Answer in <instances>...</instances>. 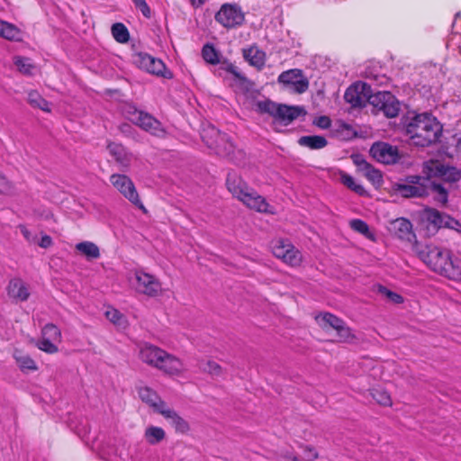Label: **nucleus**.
I'll return each mask as SVG.
<instances>
[{
  "mask_svg": "<svg viewBox=\"0 0 461 461\" xmlns=\"http://www.w3.org/2000/svg\"><path fill=\"white\" fill-rule=\"evenodd\" d=\"M419 258L434 272L449 279L461 278V260L448 249L427 245L418 252Z\"/></svg>",
  "mask_w": 461,
  "mask_h": 461,
  "instance_id": "f257e3e1",
  "label": "nucleus"
},
{
  "mask_svg": "<svg viewBox=\"0 0 461 461\" xmlns=\"http://www.w3.org/2000/svg\"><path fill=\"white\" fill-rule=\"evenodd\" d=\"M405 130L414 145L427 147L438 140L442 128L435 117L425 113L410 119Z\"/></svg>",
  "mask_w": 461,
  "mask_h": 461,
  "instance_id": "f03ea898",
  "label": "nucleus"
},
{
  "mask_svg": "<svg viewBox=\"0 0 461 461\" xmlns=\"http://www.w3.org/2000/svg\"><path fill=\"white\" fill-rule=\"evenodd\" d=\"M226 185L230 193L249 208L260 212L268 211V203L265 198L249 188L237 173L233 171L228 173Z\"/></svg>",
  "mask_w": 461,
  "mask_h": 461,
  "instance_id": "7ed1b4c3",
  "label": "nucleus"
},
{
  "mask_svg": "<svg viewBox=\"0 0 461 461\" xmlns=\"http://www.w3.org/2000/svg\"><path fill=\"white\" fill-rule=\"evenodd\" d=\"M255 110L259 113H267L276 121L284 125H288L295 119L304 116L306 111L302 106H289L286 104H278L271 100L257 101Z\"/></svg>",
  "mask_w": 461,
  "mask_h": 461,
  "instance_id": "20e7f679",
  "label": "nucleus"
},
{
  "mask_svg": "<svg viewBox=\"0 0 461 461\" xmlns=\"http://www.w3.org/2000/svg\"><path fill=\"white\" fill-rule=\"evenodd\" d=\"M124 113L130 122L149 134L158 138H163L166 135V131L161 122L149 113L140 111L134 106H128Z\"/></svg>",
  "mask_w": 461,
  "mask_h": 461,
  "instance_id": "39448f33",
  "label": "nucleus"
},
{
  "mask_svg": "<svg viewBox=\"0 0 461 461\" xmlns=\"http://www.w3.org/2000/svg\"><path fill=\"white\" fill-rule=\"evenodd\" d=\"M272 251L275 257L291 267H298L302 263V253L287 240L274 241Z\"/></svg>",
  "mask_w": 461,
  "mask_h": 461,
  "instance_id": "423d86ee",
  "label": "nucleus"
},
{
  "mask_svg": "<svg viewBox=\"0 0 461 461\" xmlns=\"http://www.w3.org/2000/svg\"><path fill=\"white\" fill-rule=\"evenodd\" d=\"M110 182L113 186L131 203L140 209H144L135 185L129 176L123 174H113L110 176Z\"/></svg>",
  "mask_w": 461,
  "mask_h": 461,
  "instance_id": "0eeeda50",
  "label": "nucleus"
},
{
  "mask_svg": "<svg viewBox=\"0 0 461 461\" xmlns=\"http://www.w3.org/2000/svg\"><path fill=\"white\" fill-rule=\"evenodd\" d=\"M424 181L421 176H411L407 177L405 183L394 184L393 190L404 198L422 197L428 194Z\"/></svg>",
  "mask_w": 461,
  "mask_h": 461,
  "instance_id": "6e6552de",
  "label": "nucleus"
},
{
  "mask_svg": "<svg viewBox=\"0 0 461 461\" xmlns=\"http://www.w3.org/2000/svg\"><path fill=\"white\" fill-rule=\"evenodd\" d=\"M375 95L371 86L364 82H356L345 92L344 98L353 107L365 106L366 103L371 104V98Z\"/></svg>",
  "mask_w": 461,
  "mask_h": 461,
  "instance_id": "1a4fd4ad",
  "label": "nucleus"
},
{
  "mask_svg": "<svg viewBox=\"0 0 461 461\" xmlns=\"http://www.w3.org/2000/svg\"><path fill=\"white\" fill-rule=\"evenodd\" d=\"M422 221L427 223V229L429 231L434 233L439 228H450L455 229L456 226H460L459 222L454 218L441 213L438 210L432 208H427L422 213Z\"/></svg>",
  "mask_w": 461,
  "mask_h": 461,
  "instance_id": "9d476101",
  "label": "nucleus"
},
{
  "mask_svg": "<svg viewBox=\"0 0 461 461\" xmlns=\"http://www.w3.org/2000/svg\"><path fill=\"white\" fill-rule=\"evenodd\" d=\"M244 13L237 4H224L215 14V20L226 28H233L242 24Z\"/></svg>",
  "mask_w": 461,
  "mask_h": 461,
  "instance_id": "9b49d317",
  "label": "nucleus"
},
{
  "mask_svg": "<svg viewBox=\"0 0 461 461\" xmlns=\"http://www.w3.org/2000/svg\"><path fill=\"white\" fill-rule=\"evenodd\" d=\"M424 172L428 177H439L447 182H456L461 178L460 171L438 160H429L424 164Z\"/></svg>",
  "mask_w": 461,
  "mask_h": 461,
  "instance_id": "f8f14e48",
  "label": "nucleus"
},
{
  "mask_svg": "<svg viewBox=\"0 0 461 461\" xmlns=\"http://www.w3.org/2000/svg\"><path fill=\"white\" fill-rule=\"evenodd\" d=\"M134 277L135 290L139 294L149 297H156L161 294V284L154 276L141 270H137L134 274Z\"/></svg>",
  "mask_w": 461,
  "mask_h": 461,
  "instance_id": "ddd939ff",
  "label": "nucleus"
},
{
  "mask_svg": "<svg viewBox=\"0 0 461 461\" xmlns=\"http://www.w3.org/2000/svg\"><path fill=\"white\" fill-rule=\"evenodd\" d=\"M371 104L388 118H394L400 111V103L390 92H377L371 98Z\"/></svg>",
  "mask_w": 461,
  "mask_h": 461,
  "instance_id": "4468645a",
  "label": "nucleus"
},
{
  "mask_svg": "<svg viewBox=\"0 0 461 461\" xmlns=\"http://www.w3.org/2000/svg\"><path fill=\"white\" fill-rule=\"evenodd\" d=\"M370 152L377 161L384 164L395 163L399 158L397 149L384 142L375 143Z\"/></svg>",
  "mask_w": 461,
  "mask_h": 461,
  "instance_id": "2eb2a0df",
  "label": "nucleus"
},
{
  "mask_svg": "<svg viewBox=\"0 0 461 461\" xmlns=\"http://www.w3.org/2000/svg\"><path fill=\"white\" fill-rule=\"evenodd\" d=\"M156 368L169 375H176L184 371L182 361L176 356L163 351Z\"/></svg>",
  "mask_w": 461,
  "mask_h": 461,
  "instance_id": "dca6fc26",
  "label": "nucleus"
},
{
  "mask_svg": "<svg viewBox=\"0 0 461 461\" xmlns=\"http://www.w3.org/2000/svg\"><path fill=\"white\" fill-rule=\"evenodd\" d=\"M107 149L109 154L120 165L122 170H126L130 167L132 160V154L128 152L122 144L109 142L107 144Z\"/></svg>",
  "mask_w": 461,
  "mask_h": 461,
  "instance_id": "f3484780",
  "label": "nucleus"
},
{
  "mask_svg": "<svg viewBox=\"0 0 461 461\" xmlns=\"http://www.w3.org/2000/svg\"><path fill=\"white\" fill-rule=\"evenodd\" d=\"M136 63L140 68L150 74L161 75L165 77L163 74L165 64L160 59H155L154 57L146 53H140L138 55Z\"/></svg>",
  "mask_w": 461,
  "mask_h": 461,
  "instance_id": "a211bd4d",
  "label": "nucleus"
},
{
  "mask_svg": "<svg viewBox=\"0 0 461 461\" xmlns=\"http://www.w3.org/2000/svg\"><path fill=\"white\" fill-rule=\"evenodd\" d=\"M390 230L400 240L411 241L415 235L411 222L405 218H398L391 222Z\"/></svg>",
  "mask_w": 461,
  "mask_h": 461,
  "instance_id": "6ab92c4d",
  "label": "nucleus"
},
{
  "mask_svg": "<svg viewBox=\"0 0 461 461\" xmlns=\"http://www.w3.org/2000/svg\"><path fill=\"white\" fill-rule=\"evenodd\" d=\"M213 150L217 155L227 158L234 163H238L243 157L242 151L238 150L236 152L235 146L226 134L224 135V140H221Z\"/></svg>",
  "mask_w": 461,
  "mask_h": 461,
  "instance_id": "aec40b11",
  "label": "nucleus"
},
{
  "mask_svg": "<svg viewBox=\"0 0 461 461\" xmlns=\"http://www.w3.org/2000/svg\"><path fill=\"white\" fill-rule=\"evenodd\" d=\"M138 394L143 402L152 407L156 411L159 412L167 404L158 394L150 387H138Z\"/></svg>",
  "mask_w": 461,
  "mask_h": 461,
  "instance_id": "412c9836",
  "label": "nucleus"
},
{
  "mask_svg": "<svg viewBox=\"0 0 461 461\" xmlns=\"http://www.w3.org/2000/svg\"><path fill=\"white\" fill-rule=\"evenodd\" d=\"M8 295L17 301L24 302L30 296L28 285L20 278L12 279L7 286Z\"/></svg>",
  "mask_w": 461,
  "mask_h": 461,
  "instance_id": "4be33fe9",
  "label": "nucleus"
},
{
  "mask_svg": "<svg viewBox=\"0 0 461 461\" xmlns=\"http://www.w3.org/2000/svg\"><path fill=\"white\" fill-rule=\"evenodd\" d=\"M163 351L164 349L160 348L150 344H146L140 349V357L144 363L156 367L159 358L163 354Z\"/></svg>",
  "mask_w": 461,
  "mask_h": 461,
  "instance_id": "5701e85b",
  "label": "nucleus"
},
{
  "mask_svg": "<svg viewBox=\"0 0 461 461\" xmlns=\"http://www.w3.org/2000/svg\"><path fill=\"white\" fill-rule=\"evenodd\" d=\"M176 429V431L185 433L189 430V425L174 410L167 405L158 412Z\"/></svg>",
  "mask_w": 461,
  "mask_h": 461,
  "instance_id": "b1692460",
  "label": "nucleus"
},
{
  "mask_svg": "<svg viewBox=\"0 0 461 461\" xmlns=\"http://www.w3.org/2000/svg\"><path fill=\"white\" fill-rule=\"evenodd\" d=\"M225 133H221L217 128L212 125H208L202 130L201 137L206 146L214 149L221 140H224Z\"/></svg>",
  "mask_w": 461,
  "mask_h": 461,
  "instance_id": "393cba45",
  "label": "nucleus"
},
{
  "mask_svg": "<svg viewBox=\"0 0 461 461\" xmlns=\"http://www.w3.org/2000/svg\"><path fill=\"white\" fill-rule=\"evenodd\" d=\"M0 37L8 41H19L22 40V32L14 24L0 20Z\"/></svg>",
  "mask_w": 461,
  "mask_h": 461,
  "instance_id": "a878e982",
  "label": "nucleus"
},
{
  "mask_svg": "<svg viewBox=\"0 0 461 461\" xmlns=\"http://www.w3.org/2000/svg\"><path fill=\"white\" fill-rule=\"evenodd\" d=\"M298 143L303 147H307L311 149H320L327 146V140L319 135L303 136L298 140Z\"/></svg>",
  "mask_w": 461,
  "mask_h": 461,
  "instance_id": "bb28decb",
  "label": "nucleus"
},
{
  "mask_svg": "<svg viewBox=\"0 0 461 461\" xmlns=\"http://www.w3.org/2000/svg\"><path fill=\"white\" fill-rule=\"evenodd\" d=\"M316 321L323 329L331 328L335 330L344 324V321L329 312L316 316Z\"/></svg>",
  "mask_w": 461,
  "mask_h": 461,
  "instance_id": "cd10ccee",
  "label": "nucleus"
},
{
  "mask_svg": "<svg viewBox=\"0 0 461 461\" xmlns=\"http://www.w3.org/2000/svg\"><path fill=\"white\" fill-rule=\"evenodd\" d=\"M76 249L87 259H96L100 257V250L97 245L91 241H82L76 245Z\"/></svg>",
  "mask_w": 461,
  "mask_h": 461,
  "instance_id": "c85d7f7f",
  "label": "nucleus"
},
{
  "mask_svg": "<svg viewBox=\"0 0 461 461\" xmlns=\"http://www.w3.org/2000/svg\"><path fill=\"white\" fill-rule=\"evenodd\" d=\"M243 56L247 61L255 67H262L265 63V53L256 47L244 50Z\"/></svg>",
  "mask_w": 461,
  "mask_h": 461,
  "instance_id": "c756f323",
  "label": "nucleus"
},
{
  "mask_svg": "<svg viewBox=\"0 0 461 461\" xmlns=\"http://www.w3.org/2000/svg\"><path fill=\"white\" fill-rule=\"evenodd\" d=\"M166 437L164 429L160 427L149 426L146 429L144 438L150 445H156L161 442Z\"/></svg>",
  "mask_w": 461,
  "mask_h": 461,
  "instance_id": "7c9ffc66",
  "label": "nucleus"
},
{
  "mask_svg": "<svg viewBox=\"0 0 461 461\" xmlns=\"http://www.w3.org/2000/svg\"><path fill=\"white\" fill-rule=\"evenodd\" d=\"M14 357L22 370H37L35 361L28 355L23 354L20 350H14Z\"/></svg>",
  "mask_w": 461,
  "mask_h": 461,
  "instance_id": "2f4dec72",
  "label": "nucleus"
},
{
  "mask_svg": "<svg viewBox=\"0 0 461 461\" xmlns=\"http://www.w3.org/2000/svg\"><path fill=\"white\" fill-rule=\"evenodd\" d=\"M361 172L374 185L381 184L382 175H381L380 171L374 168L369 163L362 162Z\"/></svg>",
  "mask_w": 461,
  "mask_h": 461,
  "instance_id": "473e14b6",
  "label": "nucleus"
},
{
  "mask_svg": "<svg viewBox=\"0 0 461 461\" xmlns=\"http://www.w3.org/2000/svg\"><path fill=\"white\" fill-rule=\"evenodd\" d=\"M340 179L342 184L347 186L348 189L352 190L356 194L359 195L366 194V190L364 186L357 183L351 176L347 173H341Z\"/></svg>",
  "mask_w": 461,
  "mask_h": 461,
  "instance_id": "72a5a7b5",
  "label": "nucleus"
},
{
  "mask_svg": "<svg viewBox=\"0 0 461 461\" xmlns=\"http://www.w3.org/2000/svg\"><path fill=\"white\" fill-rule=\"evenodd\" d=\"M112 34L116 41L126 43L130 39L128 29L123 23H116L112 26Z\"/></svg>",
  "mask_w": 461,
  "mask_h": 461,
  "instance_id": "f704fd0d",
  "label": "nucleus"
},
{
  "mask_svg": "<svg viewBox=\"0 0 461 461\" xmlns=\"http://www.w3.org/2000/svg\"><path fill=\"white\" fill-rule=\"evenodd\" d=\"M106 318L119 328L124 329L127 327L128 322L123 314L118 310L111 308L105 312Z\"/></svg>",
  "mask_w": 461,
  "mask_h": 461,
  "instance_id": "c9c22d12",
  "label": "nucleus"
},
{
  "mask_svg": "<svg viewBox=\"0 0 461 461\" xmlns=\"http://www.w3.org/2000/svg\"><path fill=\"white\" fill-rule=\"evenodd\" d=\"M28 102L33 107L46 112L50 111L49 103L36 91H32L28 94Z\"/></svg>",
  "mask_w": 461,
  "mask_h": 461,
  "instance_id": "e433bc0d",
  "label": "nucleus"
},
{
  "mask_svg": "<svg viewBox=\"0 0 461 461\" xmlns=\"http://www.w3.org/2000/svg\"><path fill=\"white\" fill-rule=\"evenodd\" d=\"M42 338L47 339H51L53 342H60L61 340V332L59 329L52 324H46L41 330Z\"/></svg>",
  "mask_w": 461,
  "mask_h": 461,
  "instance_id": "4c0bfd02",
  "label": "nucleus"
},
{
  "mask_svg": "<svg viewBox=\"0 0 461 461\" xmlns=\"http://www.w3.org/2000/svg\"><path fill=\"white\" fill-rule=\"evenodd\" d=\"M14 64L18 70L24 75H32L34 66L31 63V60L23 57H15Z\"/></svg>",
  "mask_w": 461,
  "mask_h": 461,
  "instance_id": "58836bf2",
  "label": "nucleus"
},
{
  "mask_svg": "<svg viewBox=\"0 0 461 461\" xmlns=\"http://www.w3.org/2000/svg\"><path fill=\"white\" fill-rule=\"evenodd\" d=\"M202 55L203 59L210 64L215 65L220 62L219 54L212 45H204L202 50Z\"/></svg>",
  "mask_w": 461,
  "mask_h": 461,
  "instance_id": "ea45409f",
  "label": "nucleus"
},
{
  "mask_svg": "<svg viewBox=\"0 0 461 461\" xmlns=\"http://www.w3.org/2000/svg\"><path fill=\"white\" fill-rule=\"evenodd\" d=\"M336 331L340 342L352 343L356 339L355 334L345 323L342 324Z\"/></svg>",
  "mask_w": 461,
  "mask_h": 461,
  "instance_id": "a19ab883",
  "label": "nucleus"
},
{
  "mask_svg": "<svg viewBox=\"0 0 461 461\" xmlns=\"http://www.w3.org/2000/svg\"><path fill=\"white\" fill-rule=\"evenodd\" d=\"M375 401H376L379 404L384 406H390L392 404V400L390 394L382 389H374L371 393Z\"/></svg>",
  "mask_w": 461,
  "mask_h": 461,
  "instance_id": "79ce46f5",
  "label": "nucleus"
},
{
  "mask_svg": "<svg viewBox=\"0 0 461 461\" xmlns=\"http://www.w3.org/2000/svg\"><path fill=\"white\" fill-rule=\"evenodd\" d=\"M300 74L299 70H288L281 73L278 77V81L284 84H295V82L299 79Z\"/></svg>",
  "mask_w": 461,
  "mask_h": 461,
  "instance_id": "37998d69",
  "label": "nucleus"
},
{
  "mask_svg": "<svg viewBox=\"0 0 461 461\" xmlns=\"http://www.w3.org/2000/svg\"><path fill=\"white\" fill-rule=\"evenodd\" d=\"M199 367L212 375L218 376L221 374V367L214 361L202 362Z\"/></svg>",
  "mask_w": 461,
  "mask_h": 461,
  "instance_id": "c03bdc74",
  "label": "nucleus"
},
{
  "mask_svg": "<svg viewBox=\"0 0 461 461\" xmlns=\"http://www.w3.org/2000/svg\"><path fill=\"white\" fill-rule=\"evenodd\" d=\"M56 342H53L51 339H47L42 338L37 344L38 348L49 354H54L57 353L59 348L55 344Z\"/></svg>",
  "mask_w": 461,
  "mask_h": 461,
  "instance_id": "a18cd8bd",
  "label": "nucleus"
},
{
  "mask_svg": "<svg viewBox=\"0 0 461 461\" xmlns=\"http://www.w3.org/2000/svg\"><path fill=\"white\" fill-rule=\"evenodd\" d=\"M350 227L354 230H356V231H357V232H359V233H361V234H363V235H365L366 237L369 236V234H370L368 225L366 224V222H365L362 220H359V219L352 220L350 221Z\"/></svg>",
  "mask_w": 461,
  "mask_h": 461,
  "instance_id": "49530a36",
  "label": "nucleus"
},
{
  "mask_svg": "<svg viewBox=\"0 0 461 461\" xmlns=\"http://www.w3.org/2000/svg\"><path fill=\"white\" fill-rule=\"evenodd\" d=\"M432 189L436 194V201L443 204L447 202V192L441 185L434 184Z\"/></svg>",
  "mask_w": 461,
  "mask_h": 461,
  "instance_id": "de8ad7c7",
  "label": "nucleus"
},
{
  "mask_svg": "<svg viewBox=\"0 0 461 461\" xmlns=\"http://www.w3.org/2000/svg\"><path fill=\"white\" fill-rule=\"evenodd\" d=\"M379 292L381 294L385 295L391 302L394 303H401L403 302V298L400 294L388 290L386 287L380 286Z\"/></svg>",
  "mask_w": 461,
  "mask_h": 461,
  "instance_id": "09e8293b",
  "label": "nucleus"
},
{
  "mask_svg": "<svg viewBox=\"0 0 461 461\" xmlns=\"http://www.w3.org/2000/svg\"><path fill=\"white\" fill-rule=\"evenodd\" d=\"M135 6L140 9L141 14L149 18L150 16V9L145 0H132Z\"/></svg>",
  "mask_w": 461,
  "mask_h": 461,
  "instance_id": "8fccbe9b",
  "label": "nucleus"
},
{
  "mask_svg": "<svg viewBox=\"0 0 461 461\" xmlns=\"http://www.w3.org/2000/svg\"><path fill=\"white\" fill-rule=\"evenodd\" d=\"M302 447L303 449L304 457L307 461H313L318 458L319 456L314 447L311 446H303Z\"/></svg>",
  "mask_w": 461,
  "mask_h": 461,
  "instance_id": "3c124183",
  "label": "nucleus"
},
{
  "mask_svg": "<svg viewBox=\"0 0 461 461\" xmlns=\"http://www.w3.org/2000/svg\"><path fill=\"white\" fill-rule=\"evenodd\" d=\"M314 123L321 129H328L330 126L331 122L327 116H320L316 119Z\"/></svg>",
  "mask_w": 461,
  "mask_h": 461,
  "instance_id": "603ef678",
  "label": "nucleus"
},
{
  "mask_svg": "<svg viewBox=\"0 0 461 461\" xmlns=\"http://www.w3.org/2000/svg\"><path fill=\"white\" fill-rule=\"evenodd\" d=\"M294 85L298 93H303L308 88V82L304 79H298Z\"/></svg>",
  "mask_w": 461,
  "mask_h": 461,
  "instance_id": "864d4df0",
  "label": "nucleus"
},
{
  "mask_svg": "<svg viewBox=\"0 0 461 461\" xmlns=\"http://www.w3.org/2000/svg\"><path fill=\"white\" fill-rule=\"evenodd\" d=\"M52 240L49 235H43L39 242V246L44 249L50 247Z\"/></svg>",
  "mask_w": 461,
  "mask_h": 461,
  "instance_id": "5fc2aeb1",
  "label": "nucleus"
},
{
  "mask_svg": "<svg viewBox=\"0 0 461 461\" xmlns=\"http://www.w3.org/2000/svg\"><path fill=\"white\" fill-rule=\"evenodd\" d=\"M20 230L23 234V236L26 239V240L31 241L32 240V234L30 230L23 225H20Z\"/></svg>",
  "mask_w": 461,
  "mask_h": 461,
  "instance_id": "6e6d98bb",
  "label": "nucleus"
},
{
  "mask_svg": "<svg viewBox=\"0 0 461 461\" xmlns=\"http://www.w3.org/2000/svg\"><path fill=\"white\" fill-rule=\"evenodd\" d=\"M226 69H227V71H229L230 73H231L232 75H234L236 77H238V78H240V77H240V72L238 71L237 67H235L234 65H232V64H229V65L227 66V68H226Z\"/></svg>",
  "mask_w": 461,
  "mask_h": 461,
  "instance_id": "4d7b16f0",
  "label": "nucleus"
},
{
  "mask_svg": "<svg viewBox=\"0 0 461 461\" xmlns=\"http://www.w3.org/2000/svg\"><path fill=\"white\" fill-rule=\"evenodd\" d=\"M354 163L357 166L358 170L361 172L362 162H366L362 157L356 156L353 158Z\"/></svg>",
  "mask_w": 461,
  "mask_h": 461,
  "instance_id": "13d9d810",
  "label": "nucleus"
},
{
  "mask_svg": "<svg viewBox=\"0 0 461 461\" xmlns=\"http://www.w3.org/2000/svg\"><path fill=\"white\" fill-rule=\"evenodd\" d=\"M189 2L192 6L198 8L201 7L206 2V0H189Z\"/></svg>",
  "mask_w": 461,
  "mask_h": 461,
  "instance_id": "bf43d9fd",
  "label": "nucleus"
},
{
  "mask_svg": "<svg viewBox=\"0 0 461 461\" xmlns=\"http://www.w3.org/2000/svg\"><path fill=\"white\" fill-rule=\"evenodd\" d=\"M292 461H301L297 456H293Z\"/></svg>",
  "mask_w": 461,
  "mask_h": 461,
  "instance_id": "052dcab7",
  "label": "nucleus"
},
{
  "mask_svg": "<svg viewBox=\"0 0 461 461\" xmlns=\"http://www.w3.org/2000/svg\"><path fill=\"white\" fill-rule=\"evenodd\" d=\"M457 17H460V13H456V19Z\"/></svg>",
  "mask_w": 461,
  "mask_h": 461,
  "instance_id": "680f3d73",
  "label": "nucleus"
},
{
  "mask_svg": "<svg viewBox=\"0 0 461 461\" xmlns=\"http://www.w3.org/2000/svg\"><path fill=\"white\" fill-rule=\"evenodd\" d=\"M458 280H461V278H459Z\"/></svg>",
  "mask_w": 461,
  "mask_h": 461,
  "instance_id": "e2e57ef3",
  "label": "nucleus"
}]
</instances>
